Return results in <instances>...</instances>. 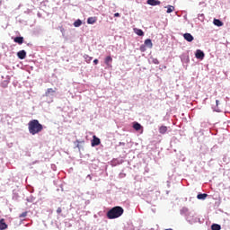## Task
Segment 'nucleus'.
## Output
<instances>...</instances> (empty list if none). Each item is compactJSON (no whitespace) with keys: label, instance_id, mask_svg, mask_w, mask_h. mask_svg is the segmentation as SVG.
Returning <instances> with one entry per match:
<instances>
[{"label":"nucleus","instance_id":"aec40b11","mask_svg":"<svg viewBox=\"0 0 230 230\" xmlns=\"http://www.w3.org/2000/svg\"><path fill=\"white\" fill-rule=\"evenodd\" d=\"M133 128L137 131H139L143 128V126L139 124V122H134L133 123Z\"/></svg>","mask_w":230,"mask_h":230},{"label":"nucleus","instance_id":"72a5a7b5","mask_svg":"<svg viewBox=\"0 0 230 230\" xmlns=\"http://www.w3.org/2000/svg\"><path fill=\"white\" fill-rule=\"evenodd\" d=\"M90 168H92V170H97L98 169V165L94 164H92L90 165Z\"/></svg>","mask_w":230,"mask_h":230},{"label":"nucleus","instance_id":"09e8293b","mask_svg":"<svg viewBox=\"0 0 230 230\" xmlns=\"http://www.w3.org/2000/svg\"><path fill=\"white\" fill-rule=\"evenodd\" d=\"M120 175H125V174H120Z\"/></svg>","mask_w":230,"mask_h":230},{"label":"nucleus","instance_id":"49530a36","mask_svg":"<svg viewBox=\"0 0 230 230\" xmlns=\"http://www.w3.org/2000/svg\"><path fill=\"white\" fill-rule=\"evenodd\" d=\"M79 146H80V145H79V144H77V145H76V147L78 148Z\"/></svg>","mask_w":230,"mask_h":230},{"label":"nucleus","instance_id":"c03bdc74","mask_svg":"<svg viewBox=\"0 0 230 230\" xmlns=\"http://www.w3.org/2000/svg\"><path fill=\"white\" fill-rule=\"evenodd\" d=\"M170 194V190H166V195H169Z\"/></svg>","mask_w":230,"mask_h":230},{"label":"nucleus","instance_id":"c9c22d12","mask_svg":"<svg viewBox=\"0 0 230 230\" xmlns=\"http://www.w3.org/2000/svg\"><path fill=\"white\" fill-rule=\"evenodd\" d=\"M57 213L58 215H60V213H62V208H58Z\"/></svg>","mask_w":230,"mask_h":230},{"label":"nucleus","instance_id":"cd10ccee","mask_svg":"<svg viewBox=\"0 0 230 230\" xmlns=\"http://www.w3.org/2000/svg\"><path fill=\"white\" fill-rule=\"evenodd\" d=\"M26 200L28 202H35V197H33V195H31L30 197L26 198Z\"/></svg>","mask_w":230,"mask_h":230},{"label":"nucleus","instance_id":"f03ea898","mask_svg":"<svg viewBox=\"0 0 230 230\" xmlns=\"http://www.w3.org/2000/svg\"><path fill=\"white\" fill-rule=\"evenodd\" d=\"M124 211L123 208L119 206L113 207L107 212L106 217L109 220H114L115 218H119V217L123 215Z\"/></svg>","mask_w":230,"mask_h":230},{"label":"nucleus","instance_id":"a19ab883","mask_svg":"<svg viewBox=\"0 0 230 230\" xmlns=\"http://www.w3.org/2000/svg\"><path fill=\"white\" fill-rule=\"evenodd\" d=\"M119 16H120L119 13H114V17H119Z\"/></svg>","mask_w":230,"mask_h":230},{"label":"nucleus","instance_id":"a878e982","mask_svg":"<svg viewBox=\"0 0 230 230\" xmlns=\"http://www.w3.org/2000/svg\"><path fill=\"white\" fill-rule=\"evenodd\" d=\"M167 13H172V12H173V10H175V7L173 5H167Z\"/></svg>","mask_w":230,"mask_h":230},{"label":"nucleus","instance_id":"ea45409f","mask_svg":"<svg viewBox=\"0 0 230 230\" xmlns=\"http://www.w3.org/2000/svg\"><path fill=\"white\" fill-rule=\"evenodd\" d=\"M119 146H125V142H119Z\"/></svg>","mask_w":230,"mask_h":230},{"label":"nucleus","instance_id":"ddd939ff","mask_svg":"<svg viewBox=\"0 0 230 230\" xmlns=\"http://www.w3.org/2000/svg\"><path fill=\"white\" fill-rule=\"evenodd\" d=\"M17 57L20 60H24L26 58V50H20L17 52Z\"/></svg>","mask_w":230,"mask_h":230},{"label":"nucleus","instance_id":"2eb2a0df","mask_svg":"<svg viewBox=\"0 0 230 230\" xmlns=\"http://www.w3.org/2000/svg\"><path fill=\"white\" fill-rule=\"evenodd\" d=\"M10 84V75L6 76V80H4L1 83L2 87H4V89H6V87H8V84Z\"/></svg>","mask_w":230,"mask_h":230},{"label":"nucleus","instance_id":"2f4dec72","mask_svg":"<svg viewBox=\"0 0 230 230\" xmlns=\"http://www.w3.org/2000/svg\"><path fill=\"white\" fill-rule=\"evenodd\" d=\"M84 58H85L86 62H91V60H93V58L89 57L88 55H85Z\"/></svg>","mask_w":230,"mask_h":230},{"label":"nucleus","instance_id":"9b49d317","mask_svg":"<svg viewBox=\"0 0 230 230\" xmlns=\"http://www.w3.org/2000/svg\"><path fill=\"white\" fill-rule=\"evenodd\" d=\"M183 39L187 40V42H193V35H191V33L186 32L183 34Z\"/></svg>","mask_w":230,"mask_h":230},{"label":"nucleus","instance_id":"412c9836","mask_svg":"<svg viewBox=\"0 0 230 230\" xmlns=\"http://www.w3.org/2000/svg\"><path fill=\"white\" fill-rule=\"evenodd\" d=\"M166 132H168V127L166 126H161L159 128V133L160 134H166Z\"/></svg>","mask_w":230,"mask_h":230},{"label":"nucleus","instance_id":"7c9ffc66","mask_svg":"<svg viewBox=\"0 0 230 230\" xmlns=\"http://www.w3.org/2000/svg\"><path fill=\"white\" fill-rule=\"evenodd\" d=\"M26 217H28V212H22V213L20 215V218H26Z\"/></svg>","mask_w":230,"mask_h":230},{"label":"nucleus","instance_id":"37998d69","mask_svg":"<svg viewBox=\"0 0 230 230\" xmlns=\"http://www.w3.org/2000/svg\"><path fill=\"white\" fill-rule=\"evenodd\" d=\"M166 182H167V188H170V186H171L170 185V181H167Z\"/></svg>","mask_w":230,"mask_h":230},{"label":"nucleus","instance_id":"6ab92c4d","mask_svg":"<svg viewBox=\"0 0 230 230\" xmlns=\"http://www.w3.org/2000/svg\"><path fill=\"white\" fill-rule=\"evenodd\" d=\"M8 228V225L4 222V219H0V230H4Z\"/></svg>","mask_w":230,"mask_h":230},{"label":"nucleus","instance_id":"423d86ee","mask_svg":"<svg viewBox=\"0 0 230 230\" xmlns=\"http://www.w3.org/2000/svg\"><path fill=\"white\" fill-rule=\"evenodd\" d=\"M180 58L182 64H190V54L188 52L181 54Z\"/></svg>","mask_w":230,"mask_h":230},{"label":"nucleus","instance_id":"39448f33","mask_svg":"<svg viewBox=\"0 0 230 230\" xmlns=\"http://www.w3.org/2000/svg\"><path fill=\"white\" fill-rule=\"evenodd\" d=\"M101 143L102 140L100 139V137H96V135H93V139L91 140V146H98L99 145H101Z\"/></svg>","mask_w":230,"mask_h":230},{"label":"nucleus","instance_id":"4c0bfd02","mask_svg":"<svg viewBox=\"0 0 230 230\" xmlns=\"http://www.w3.org/2000/svg\"><path fill=\"white\" fill-rule=\"evenodd\" d=\"M199 6H206V3L205 2H199Z\"/></svg>","mask_w":230,"mask_h":230},{"label":"nucleus","instance_id":"f704fd0d","mask_svg":"<svg viewBox=\"0 0 230 230\" xmlns=\"http://www.w3.org/2000/svg\"><path fill=\"white\" fill-rule=\"evenodd\" d=\"M19 199V196L17 194H13V200H17Z\"/></svg>","mask_w":230,"mask_h":230},{"label":"nucleus","instance_id":"58836bf2","mask_svg":"<svg viewBox=\"0 0 230 230\" xmlns=\"http://www.w3.org/2000/svg\"><path fill=\"white\" fill-rule=\"evenodd\" d=\"M99 62H100V61H99L98 59H94V60H93L94 66H97V64H98Z\"/></svg>","mask_w":230,"mask_h":230},{"label":"nucleus","instance_id":"0eeeda50","mask_svg":"<svg viewBox=\"0 0 230 230\" xmlns=\"http://www.w3.org/2000/svg\"><path fill=\"white\" fill-rule=\"evenodd\" d=\"M195 57L199 60H204V57H206V54H204V51H202L200 49H197L195 52Z\"/></svg>","mask_w":230,"mask_h":230},{"label":"nucleus","instance_id":"79ce46f5","mask_svg":"<svg viewBox=\"0 0 230 230\" xmlns=\"http://www.w3.org/2000/svg\"><path fill=\"white\" fill-rule=\"evenodd\" d=\"M219 103H220V101L216 100V105H217V107H218Z\"/></svg>","mask_w":230,"mask_h":230},{"label":"nucleus","instance_id":"f3484780","mask_svg":"<svg viewBox=\"0 0 230 230\" xmlns=\"http://www.w3.org/2000/svg\"><path fill=\"white\" fill-rule=\"evenodd\" d=\"M213 24L215 26H217L218 28H220L221 26H224V22H221L220 19H214L213 21Z\"/></svg>","mask_w":230,"mask_h":230},{"label":"nucleus","instance_id":"4be33fe9","mask_svg":"<svg viewBox=\"0 0 230 230\" xmlns=\"http://www.w3.org/2000/svg\"><path fill=\"white\" fill-rule=\"evenodd\" d=\"M98 21L96 17H89L87 19V24H94Z\"/></svg>","mask_w":230,"mask_h":230},{"label":"nucleus","instance_id":"de8ad7c7","mask_svg":"<svg viewBox=\"0 0 230 230\" xmlns=\"http://www.w3.org/2000/svg\"><path fill=\"white\" fill-rule=\"evenodd\" d=\"M166 230H173V229H172V228H168V229H166Z\"/></svg>","mask_w":230,"mask_h":230},{"label":"nucleus","instance_id":"bb28decb","mask_svg":"<svg viewBox=\"0 0 230 230\" xmlns=\"http://www.w3.org/2000/svg\"><path fill=\"white\" fill-rule=\"evenodd\" d=\"M201 128H208L209 127V122L203 121L200 125Z\"/></svg>","mask_w":230,"mask_h":230},{"label":"nucleus","instance_id":"5701e85b","mask_svg":"<svg viewBox=\"0 0 230 230\" xmlns=\"http://www.w3.org/2000/svg\"><path fill=\"white\" fill-rule=\"evenodd\" d=\"M206 19V15L204 13H199L198 14V20L200 22H204Z\"/></svg>","mask_w":230,"mask_h":230},{"label":"nucleus","instance_id":"9d476101","mask_svg":"<svg viewBox=\"0 0 230 230\" xmlns=\"http://www.w3.org/2000/svg\"><path fill=\"white\" fill-rule=\"evenodd\" d=\"M104 64H106L108 67H112V57L111 56L106 57L104 59Z\"/></svg>","mask_w":230,"mask_h":230},{"label":"nucleus","instance_id":"a211bd4d","mask_svg":"<svg viewBox=\"0 0 230 230\" xmlns=\"http://www.w3.org/2000/svg\"><path fill=\"white\" fill-rule=\"evenodd\" d=\"M197 199L198 200H206V199H208V194L207 193H199L197 195Z\"/></svg>","mask_w":230,"mask_h":230},{"label":"nucleus","instance_id":"dca6fc26","mask_svg":"<svg viewBox=\"0 0 230 230\" xmlns=\"http://www.w3.org/2000/svg\"><path fill=\"white\" fill-rule=\"evenodd\" d=\"M134 32L136 35H138V37H145V31H143L141 29L135 28Z\"/></svg>","mask_w":230,"mask_h":230},{"label":"nucleus","instance_id":"7ed1b4c3","mask_svg":"<svg viewBox=\"0 0 230 230\" xmlns=\"http://www.w3.org/2000/svg\"><path fill=\"white\" fill-rule=\"evenodd\" d=\"M183 213H186L185 219L189 222V224H197V222H199V219L197 217V216H195V213L188 212L187 208H183L181 210V215H183Z\"/></svg>","mask_w":230,"mask_h":230},{"label":"nucleus","instance_id":"393cba45","mask_svg":"<svg viewBox=\"0 0 230 230\" xmlns=\"http://www.w3.org/2000/svg\"><path fill=\"white\" fill-rule=\"evenodd\" d=\"M211 229L212 230H220V229H222V226L218 224H212Z\"/></svg>","mask_w":230,"mask_h":230},{"label":"nucleus","instance_id":"b1692460","mask_svg":"<svg viewBox=\"0 0 230 230\" xmlns=\"http://www.w3.org/2000/svg\"><path fill=\"white\" fill-rule=\"evenodd\" d=\"M74 26H75V28H80V26H82V20L77 19V20L74 22Z\"/></svg>","mask_w":230,"mask_h":230},{"label":"nucleus","instance_id":"1a4fd4ad","mask_svg":"<svg viewBox=\"0 0 230 230\" xmlns=\"http://www.w3.org/2000/svg\"><path fill=\"white\" fill-rule=\"evenodd\" d=\"M146 3L150 6H159L161 4V1L159 0H147Z\"/></svg>","mask_w":230,"mask_h":230},{"label":"nucleus","instance_id":"c85d7f7f","mask_svg":"<svg viewBox=\"0 0 230 230\" xmlns=\"http://www.w3.org/2000/svg\"><path fill=\"white\" fill-rule=\"evenodd\" d=\"M140 51H141L142 53H145V51H146V46L145 44H142V45L140 46Z\"/></svg>","mask_w":230,"mask_h":230},{"label":"nucleus","instance_id":"e433bc0d","mask_svg":"<svg viewBox=\"0 0 230 230\" xmlns=\"http://www.w3.org/2000/svg\"><path fill=\"white\" fill-rule=\"evenodd\" d=\"M86 179H89V181H93V176H92L91 174H88V175L86 176Z\"/></svg>","mask_w":230,"mask_h":230},{"label":"nucleus","instance_id":"473e14b6","mask_svg":"<svg viewBox=\"0 0 230 230\" xmlns=\"http://www.w3.org/2000/svg\"><path fill=\"white\" fill-rule=\"evenodd\" d=\"M152 62H153V64H155L156 66H159V59L153 58Z\"/></svg>","mask_w":230,"mask_h":230},{"label":"nucleus","instance_id":"c756f323","mask_svg":"<svg viewBox=\"0 0 230 230\" xmlns=\"http://www.w3.org/2000/svg\"><path fill=\"white\" fill-rule=\"evenodd\" d=\"M212 109L214 111V112H221V111L218 109V106H212Z\"/></svg>","mask_w":230,"mask_h":230},{"label":"nucleus","instance_id":"6e6552de","mask_svg":"<svg viewBox=\"0 0 230 230\" xmlns=\"http://www.w3.org/2000/svg\"><path fill=\"white\" fill-rule=\"evenodd\" d=\"M13 42H15L16 44H19L20 46L22 44H24V37L22 36H16L13 38Z\"/></svg>","mask_w":230,"mask_h":230},{"label":"nucleus","instance_id":"4468645a","mask_svg":"<svg viewBox=\"0 0 230 230\" xmlns=\"http://www.w3.org/2000/svg\"><path fill=\"white\" fill-rule=\"evenodd\" d=\"M144 44H145L146 48H149L150 49H152V48H154V44L152 43V40H150V39H146L144 41Z\"/></svg>","mask_w":230,"mask_h":230},{"label":"nucleus","instance_id":"f257e3e1","mask_svg":"<svg viewBox=\"0 0 230 230\" xmlns=\"http://www.w3.org/2000/svg\"><path fill=\"white\" fill-rule=\"evenodd\" d=\"M28 129L31 136H36V134H40V131L44 130V126L40 124L39 119H32L28 123Z\"/></svg>","mask_w":230,"mask_h":230},{"label":"nucleus","instance_id":"20e7f679","mask_svg":"<svg viewBox=\"0 0 230 230\" xmlns=\"http://www.w3.org/2000/svg\"><path fill=\"white\" fill-rule=\"evenodd\" d=\"M57 93V88L53 89V88H48L47 91L45 92L44 96H46V98H49V102H53V99L55 98V94Z\"/></svg>","mask_w":230,"mask_h":230},{"label":"nucleus","instance_id":"f8f14e48","mask_svg":"<svg viewBox=\"0 0 230 230\" xmlns=\"http://www.w3.org/2000/svg\"><path fill=\"white\" fill-rule=\"evenodd\" d=\"M122 164H123V160H119L118 158H114L111 162V166H118V165Z\"/></svg>","mask_w":230,"mask_h":230},{"label":"nucleus","instance_id":"a18cd8bd","mask_svg":"<svg viewBox=\"0 0 230 230\" xmlns=\"http://www.w3.org/2000/svg\"><path fill=\"white\" fill-rule=\"evenodd\" d=\"M27 46H31V43H28Z\"/></svg>","mask_w":230,"mask_h":230}]
</instances>
